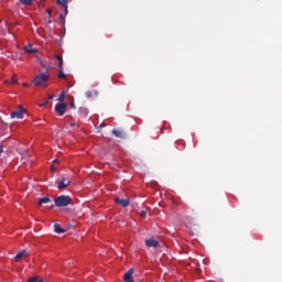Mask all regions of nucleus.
<instances>
[{
	"label": "nucleus",
	"instance_id": "1",
	"mask_svg": "<svg viewBox=\"0 0 282 282\" xmlns=\"http://www.w3.org/2000/svg\"><path fill=\"white\" fill-rule=\"evenodd\" d=\"M47 80H50V75L47 73H41L33 79V85L35 87H47Z\"/></svg>",
	"mask_w": 282,
	"mask_h": 282
},
{
	"label": "nucleus",
	"instance_id": "2",
	"mask_svg": "<svg viewBox=\"0 0 282 282\" xmlns=\"http://www.w3.org/2000/svg\"><path fill=\"white\" fill-rule=\"evenodd\" d=\"M54 202L57 208H65V206H69V204H72V197L67 195H61L56 197Z\"/></svg>",
	"mask_w": 282,
	"mask_h": 282
},
{
	"label": "nucleus",
	"instance_id": "3",
	"mask_svg": "<svg viewBox=\"0 0 282 282\" xmlns=\"http://www.w3.org/2000/svg\"><path fill=\"white\" fill-rule=\"evenodd\" d=\"M23 116H25V109L23 106H19L17 110L11 112V118H17L18 120H23Z\"/></svg>",
	"mask_w": 282,
	"mask_h": 282
},
{
	"label": "nucleus",
	"instance_id": "4",
	"mask_svg": "<svg viewBox=\"0 0 282 282\" xmlns=\"http://www.w3.org/2000/svg\"><path fill=\"white\" fill-rule=\"evenodd\" d=\"M72 184V180L62 177V180L57 183V188L59 191H65Z\"/></svg>",
	"mask_w": 282,
	"mask_h": 282
},
{
	"label": "nucleus",
	"instance_id": "5",
	"mask_svg": "<svg viewBox=\"0 0 282 282\" xmlns=\"http://www.w3.org/2000/svg\"><path fill=\"white\" fill-rule=\"evenodd\" d=\"M55 111L58 116H64L65 111H67V104H57L55 106Z\"/></svg>",
	"mask_w": 282,
	"mask_h": 282
},
{
	"label": "nucleus",
	"instance_id": "6",
	"mask_svg": "<svg viewBox=\"0 0 282 282\" xmlns=\"http://www.w3.org/2000/svg\"><path fill=\"white\" fill-rule=\"evenodd\" d=\"M123 281L124 282H135L133 280V269H130L127 273H124Z\"/></svg>",
	"mask_w": 282,
	"mask_h": 282
},
{
	"label": "nucleus",
	"instance_id": "7",
	"mask_svg": "<svg viewBox=\"0 0 282 282\" xmlns=\"http://www.w3.org/2000/svg\"><path fill=\"white\" fill-rule=\"evenodd\" d=\"M112 134L115 138H120V140H124V131L119 129H113Z\"/></svg>",
	"mask_w": 282,
	"mask_h": 282
},
{
	"label": "nucleus",
	"instance_id": "8",
	"mask_svg": "<svg viewBox=\"0 0 282 282\" xmlns=\"http://www.w3.org/2000/svg\"><path fill=\"white\" fill-rule=\"evenodd\" d=\"M145 246L148 248H158L159 242L155 239H148V240H145Z\"/></svg>",
	"mask_w": 282,
	"mask_h": 282
},
{
	"label": "nucleus",
	"instance_id": "9",
	"mask_svg": "<svg viewBox=\"0 0 282 282\" xmlns=\"http://www.w3.org/2000/svg\"><path fill=\"white\" fill-rule=\"evenodd\" d=\"M24 52H25L26 54H39V50L33 48V47H32V44L26 45V46L24 47Z\"/></svg>",
	"mask_w": 282,
	"mask_h": 282
},
{
	"label": "nucleus",
	"instance_id": "10",
	"mask_svg": "<svg viewBox=\"0 0 282 282\" xmlns=\"http://www.w3.org/2000/svg\"><path fill=\"white\" fill-rule=\"evenodd\" d=\"M115 203L120 204L123 208H127L129 206V199H122V198H115Z\"/></svg>",
	"mask_w": 282,
	"mask_h": 282
},
{
	"label": "nucleus",
	"instance_id": "11",
	"mask_svg": "<svg viewBox=\"0 0 282 282\" xmlns=\"http://www.w3.org/2000/svg\"><path fill=\"white\" fill-rule=\"evenodd\" d=\"M52 202V199L50 197H42L39 199L37 202V206H43V204H50Z\"/></svg>",
	"mask_w": 282,
	"mask_h": 282
},
{
	"label": "nucleus",
	"instance_id": "12",
	"mask_svg": "<svg viewBox=\"0 0 282 282\" xmlns=\"http://www.w3.org/2000/svg\"><path fill=\"white\" fill-rule=\"evenodd\" d=\"M54 230L57 235H63V232H65V229H63L62 226L58 224L54 225Z\"/></svg>",
	"mask_w": 282,
	"mask_h": 282
},
{
	"label": "nucleus",
	"instance_id": "13",
	"mask_svg": "<svg viewBox=\"0 0 282 282\" xmlns=\"http://www.w3.org/2000/svg\"><path fill=\"white\" fill-rule=\"evenodd\" d=\"M89 111L87 110V108H79V116L80 118H87Z\"/></svg>",
	"mask_w": 282,
	"mask_h": 282
},
{
	"label": "nucleus",
	"instance_id": "14",
	"mask_svg": "<svg viewBox=\"0 0 282 282\" xmlns=\"http://www.w3.org/2000/svg\"><path fill=\"white\" fill-rule=\"evenodd\" d=\"M23 257H28V251L23 250V251L19 252L15 256V261H19V259H23Z\"/></svg>",
	"mask_w": 282,
	"mask_h": 282
},
{
	"label": "nucleus",
	"instance_id": "15",
	"mask_svg": "<svg viewBox=\"0 0 282 282\" xmlns=\"http://www.w3.org/2000/svg\"><path fill=\"white\" fill-rule=\"evenodd\" d=\"M22 6H32L34 3L33 0H19Z\"/></svg>",
	"mask_w": 282,
	"mask_h": 282
},
{
	"label": "nucleus",
	"instance_id": "16",
	"mask_svg": "<svg viewBox=\"0 0 282 282\" xmlns=\"http://www.w3.org/2000/svg\"><path fill=\"white\" fill-rule=\"evenodd\" d=\"M56 3L57 6L66 7L67 3H69V0H57Z\"/></svg>",
	"mask_w": 282,
	"mask_h": 282
},
{
	"label": "nucleus",
	"instance_id": "17",
	"mask_svg": "<svg viewBox=\"0 0 282 282\" xmlns=\"http://www.w3.org/2000/svg\"><path fill=\"white\" fill-rule=\"evenodd\" d=\"M56 58H57V61H58V67H59V69H63V56L56 55Z\"/></svg>",
	"mask_w": 282,
	"mask_h": 282
},
{
	"label": "nucleus",
	"instance_id": "18",
	"mask_svg": "<svg viewBox=\"0 0 282 282\" xmlns=\"http://www.w3.org/2000/svg\"><path fill=\"white\" fill-rule=\"evenodd\" d=\"M59 25H65V15L63 13L59 14Z\"/></svg>",
	"mask_w": 282,
	"mask_h": 282
},
{
	"label": "nucleus",
	"instance_id": "19",
	"mask_svg": "<svg viewBox=\"0 0 282 282\" xmlns=\"http://www.w3.org/2000/svg\"><path fill=\"white\" fill-rule=\"evenodd\" d=\"M58 78H62V79H65V78H67V75H65L64 73H63V68H59V73H58Z\"/></svg>",
	"mask_w": 282,
	"mask_h": 282
},
{
	"label": "nucleus",
	"instance_id": "20",
	"mask_svg": "<svg viewBox=\"0 0 282 282\" xmlns=\"http://www.w3.org/2000/svg\"><path fill=\"white\" fill-rule=\"evenodd\" d=\"M29 282H43V280L36 278V276H33V278H30L29 279Z\"/></svg>",
	"mask_w": 282,
	"mask_h": 282
},
{
	"label": "nucleus",
	"instance_id": "21",
	"mask_svg": "<svg viewBox=\"0 0 282 282\" xmlns=\"http://www.w3.org/2000/svg\"><path fill=\"white\" fill-rule=\"evenodd\" d=\"M11 84L12 85H18L19 82L17 80V75H13L12 78H11Z\"/></svg>",
	"mask_w": 282,
	"mask_h": 282
},
{
	"label": "nucleus",
	"instance_id": "22",
	"mask_svg": "<svg viewBox=\"0 0 282 282\" xmlns=\"http://www.w3.org/2000/svg\"><path fill=\"white\" fill-rule=\"evenodd\" d=\"M85 96H86V98H91V96H93L91 90H87V91L85 93Z\"/></svg>",
	"mask_w": 282,
	"mask_h": 282
},
{
	"label": "nucleus",
	"instance_id": "23",
	"mask_svg": "<svg viewBox=\"0 0 282 282\" xmlns=\"http://www.w3.org/2000/svg\"><path fill=\"white\" fill-rule=\"evenodd\" d=\"M63 100H65V93H62V94L59 95V101L63 102Z\"/></svg>",
	"mask_w": 282,
	"mask_h": 282
},
{
	"label": "nucleus",
	"instance_id": "24",
	"mask_svg": "<svg viewBox=\"0 0 282 282\" xmlns=\"http://www.w3.org/2000/svg\"><path fill=\"white\" fill-rule=\"evenodd\" d=\"M47 102H50V99H46L45 101H43V104H40V107H45Z\"/></svg>",
	"mask_w": 282,
	"mask_h": 282
},
{
	"label": "nucleus",
	"instance_id": "25",
	"mask_svg": "<svg viewBox=\"0 0 282 282\" xmlns=\"http://www.w3.org/2000/svg\"><path fill=\"white\" fill-rule=\"evenodd\" d=\"M63 8H64V12H65V14H68L69 10H68L67 4H66V7H63Z\"/></svg>",
	"mask_w": 282,
	"mask_h": 282
},
{
	"label": "nucleus",
	"instance_id": "26",
	"mask_svg": "<svg viewBox=\"0 0 282 282\" xmlns=\"http://www.w3.org/2000/svg\"><path fill=\"white\" fill-rule=\"evenodd\" d=\"M140 215H141V217H147V212L145 210H141Z\"/></svg>",
	"mask_w": 282,
	"mask_h": 282
},
{
	"label": "nucleus",
	"instance_id": "27",
	"mask_svg": "<svg viewBox=\"0 0 282 282\" xmlns=\"http://www.w3.org/2000/svg\"><path fill=\"white\" fill-rule=\"evenodd\" d=\"M46 12L48 14V18L52 17V9H47Z\"/></svg>",
	"mask_w": 282,
	"mask_h": 282
},
{
	"label": "nucleus",
	"instance_id": "28",
	"mask_svg": "<svg viewBox=\"0 0 282 282\" xmlns=\"http://www.w3.org/2000/svg\"><path fill=\"white\" fill-rule=\"evenodd\" d=\"M104 127H107V123H100L99 129H102Z\"/></svg>",
	"mask_w": 282,
	"mask_h": 282
},
{
	"label": "nucleus",
	"instance_id": "29",
	"mask_svg": "<svg viewBox=\"0 0 282 282\" xmlns=\"http://www.w3.org/2000/svg\"><path fill=\"white\" fill-rule=\"evenodd\" d=\"M3 153V145L0 144V155Z\"/></svg>",
	"mask_w": 282,
	"mask_h": 282
},
{
	"label": "nucleus",
	"instance_id": "30",
	"mask_svg": "<svg viewBox=\"0 0 282 282\" xmlns=\"http://www.w3.org/2000/svg\"><path fill=\"white\" fill-rule=\"evenodd\" d=\"M21 162H23V164H25V162H26L25 158H22Z\"/></svg>",
	"mask_w": 282,
	"mask_h": 282
},
{
	"label": "nucleus",
	"instance_id": "31",
	"mask_svg": "<svg viewBox=\"0 0 282 282\" xmlns=\"http://www.w3.org/2000/svg\"><path fill=\"white\" fill-rule=\"evenodd\" d=\"M23 87H30V85H29V84H26V83H24V84H23Z\"/></svg>",
	"mask_w": 282,
	"mask_h": 282
},
{
	"label": "nucleus",
	"instance_id": "32",
	"mask_svg": "<svg viewBox=\"0 0 282 282\" xmlns=\"http://www.w3.org/2000/svg\"><path fill=\"white\" fill-rule=\"evenodd\" d=\"M53 98H54V96L51 95V96L47 98V100H52Z\"/></svg>",
	"mask_w": 282,
	"mask_h": 282
},
{
	"label": "nucleus",
	"instance_id": "33",
	"mask_svg": "<svg viewBox=\"0 0 282 282\" xmlns=\"http://www.w3.org/2000/svg\"><path fill=\"white\" fill-rule=\"evenodd\" d=\"M70 127H76V123H70Z\"/></svg>",
	"mask_w": 282,
	"mask_h": 282
},
{
	"label": "nucleus",
	"instance_id": "34",
	"mask_svg": "<svg viewBox=\"0 0 282 282\" xmlns=\"http://www.w3.org/2000/svg\"><path fill=\"white\" fill-rule=\"evenodd\" d=\"M95 95L98 96V91L97 90H95Z\"/></svg>",
	"mask_w": 282,
	"mask_h": 282
},
{
	"label": "nucleus",
	"instance_id": "35",
	"mask_svg": "<svg viewBox=\"0 0 282 282\" xmlns=\"http://www.w3.org/2000/svg\"><path fill=\"white\" fill-rule=\"evenodd\" d=\"M48 23H52V19H48Z\"/></svg>",
	"mask_w": 282,
	"mask_h": 282
},
{
	"label": "nucleus",
	"instance_id": "36",
	"mask_svg": "<svg viewBox=\"0 0 282 282\" xmlns=\"http://www.w3.org/2000/svg\"><path fill=\"white\" fill-rule=\"evenodd\" d=\"M51 170H52V171H54V165H53V166H51Z\"/></svg>",
	"mask_w": 282,
	"mask_h": 282
},
{
	"label": "nucleus",
	"instance_id": "37",
	"mask_svg": "<svg viewBox=\"0 0 282 282\" xmlns=\"http://www.w3.org/2000/svg\"><path fill=\"white\" fill-rule=\"evenodd\" d=\"M50 208H54V205H51Z\"/></svg>",
	"mask_w": 282,
	"mask_h": 282
},
{
	"label": "nucleus",
	"instance_id": "38",
	"mask_svg": "<svg viewBox=\"0 0 282 282\" xmlns=\"http://www.w3.org/2000/svg\"><path fill=\"white\" fill-rule=\"evenodd\" d=\"M0 122H3V119L0 118Z\"/></svg>",
	"mask_w": 282,
	"mask_h": 282
},
{
	"label": "nucleus",
	"instance_id": "39",
	"mask_svg": "<svg viewBox=\"0 0 282 282\" xmlns=\"http://www.w3.org/2000/svg\"><path fill=\"white\" fill-rule=\"evenodd\" d=\"M54 162L56 163V162H58V160H54Z\"/></svg>",
	"mask_w": 282,
	"mask_h": 282
},
{
	"label": "nucleus",
	"instance_id": "40",
	"mask_svg": "<svg viewBox=\"0 0 282 282\" xmlns=\"http://www.w3.org/2000/svg\"><path fill=\"white\" fill-rule=\"evenodd\" d=\"M72 107H75L74 104L72 105Z\"/></svg>",
	"mask_w": 282,
	"mask_h": 282
}]
</instances>
